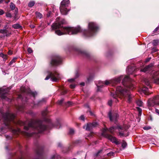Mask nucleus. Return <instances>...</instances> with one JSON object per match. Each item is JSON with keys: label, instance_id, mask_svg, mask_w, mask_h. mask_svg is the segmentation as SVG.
<instances>
[{"label": "nucleus", "instance_id": "obj_1", "mask_svg": "<svg viewBox=\"0 0 159 159\" xmlns=\"http://www.w3.org/2000/svg\"><path fill=\"white\" fill-rule=\"evenodd\" d=\"M64 23V20L61 21L60 22L53 24L52 26L53 30L60 29V30H55V33L58 35H61L64 34L70 35L75 34L81 31V28L79 27H63L61 24Z\"/></svg>", "mask_w": 159, "mask_h": 159}, {"label": "nucleus", "instance_id": "obj_2", "mask_svg": "<svg viewBox=\"0 0 159 159\" xmlns=\"http://www.w3.org/2000/svg\"><path fill=\"white\" fill-rule=\"evenodd\" d=\"M116 129H118L119 131V135L120 137L126 136L128 135H126L125 133L127 132V129L123 127L118 126L117 127H112L108 129L107 128H105L103 129L102 135H103L106 138L110 140L112 142L115 143L118 145L120 144V142L117 140V139L115 137L107 134H105V133L108 130L111 133L113 134L114 130Z\"/></svg>", "mask_w": 159, "mask_h": 159}, {"label": "nucleus", "instance_id": "obj_3", "mask_svg": "<svg viewBox=\"0 0 159 159\" xmlns=\"http://www.w3.org/2000/svg\"><path fill=\"white\" fill-rule=\"evenodd\" d=\"M43 121L38 119L32 120L28 124V126H25L24 129L28 130L30 128L37 131L38 133H41L47 129V127L42 124Z\"/></svg>", "mask_w": 159, "mask_h": 159}, {"label": "nucleus", "instance_id": "obj_4", "mask_svg": "<svg viewBox=\"0 0 159 159\" xmlns=\"http://www.w3.org/2000/svg\"><path fill=\"white\" fill-rule=\"evenodd\" d=\"M116 96H120L125 98H127V102L129 103L131 102L133 97L130 94V92L126 89L123 88L120 86H118L116 91Z\"/></svg>", "mask_w": 159, "mask_h": 159}, {"label": "nucleus", "instance_id": "obj_5", "mask_svg": "<svg viewBox=\"0 0 159 159\" xmlns=\"http://www.w3.org/2000/svg\"><path fill=\"white\" fill-rule=\"evenodd\" d=\"M88 30H84L82 32L84 35L85 36L89 37L92 36L93 33L98 29L96 24L93 22L89 23L88 24Z\"/></svg>", "mask_w": 159, "mask_h": 159}, {"label": "nucleus", "instance_id": "obj_6", "mask_svg": "<svg viewBox=\"0 0 159 159\" xmlns=\"http://www.w3.org/2000/svg\"><path fill=\"white\" fill-rule=\"evenodd\" d=\"M0 34H3V36L0 35V39L4 38L5 36H10L11 34V28L9 27L7 23H6L3 29H0Z\"/></svg>", "mask_w": 159, "mask_h": 159}, {"label": "nucleus", "instance_id": "obj_7", "mask_svg": "<svg viewBox=\"0 0 159 159\" xmlns=\"http://www.w3.org/2000/svg\"><path fill=\"white\" fill-rule=\"evenodd\" d=\"M70 4L69 0H63L61 1L60 7V9L61 13L63 15H66L69 10L67 9Z\"/></svg>", "mask_w": 159, "mask_h": 159}, {"label": "nucleus", "instance_id": "obj_8", "mask_svg": "<svg viewBox=\"0 0 159 159\" xmlns=\"http://www.w3.org/2000/svg\"><path fill=\"white\" fill-rule=\"evenodd\" d=\"M3 116L4 120V123L6 126H9L10 121L13 120L15 115L8 112H7L3 114Z\"/></svg>", "mask_w": 159, "mask_h": 159}, {"label": "nucleus", "instance_id": "obj_9", "mask_svg": "<svg viewBox=\"0 0 159 159\" xmlns=\"http://www.w3.org/2000/svg\"><path fill=\"white\" fill-rule=\"evenodd\" d=\"M121 79L120 77L116 78L115 79L111 80H106L105 83L102 82L100 81L99 83V85H97L98 89L97 91H99V88L102 87L104 85H108L112 83L113 84H117V83L120 81Z\"/></svg>", "mask_w": 159, "mask_h": 159}, {"label": "nucleus", "instance_id": "obj_10", "mask_svg": "<svg viewBox=\"0 0 159 159\" xmlns=\"http://www.w3.org/2000/svg\"><path fill=\"white\" fill-rule=\"evenodd\" d=\"M148 103V106L149 107H152L155 105H159V95H157L149 99Z\"/></svg>", "mask_w": 159, "mask_h": 159}, {"label": "nucleus", "instance_id": "obj_11", "mask_svg": "<svg viewBox=\"0 0 159 159\" xmlns=\"http://www.w3.org/2000/svg\"><path fill=\"white\" fill-rule=\"evenodd\" d=\"M51 78L52 81L57 82L60 78L59 74L56 72L54 73L51 72L45 78V80H48Z\"/></svg>", "mask_w": 159, "mask_h": 159}, {"label": "nucleus", "instance_id": "obj_12", "mask_svg": "<svg viewBox=\"0 0 159 159\" xmlns=\"http://www.w3.org/2000/svg\"><path fill=\"white\" fill-rule=\"evenodd\" d=\"M62 58L59 56H54L51 61V64L53 66H56L60 64L62 62Z\"/></svg>", "mask_w": 159, "mask_h": 159}, {"label": "nucleus", "instance_id": "obj_13", "mask_svg": "<svg viewBox=\"0 0 159 159\" xmlns=\"http://www.w3.org/2000/svg\"><path fill=\"white\" fill-rule=\"evenodd\" d=\"M152 79L155 83L159 84V71L155 72L153 73Z\"/></svg>", "mask_w": 159, "mask_h": 159}, {"label": "nucleus", "instance_id": "obj_14", "mask_svg": "<svg viewBox=\"0 0 159 159\" xmlns=\"http://www.w3.org/2000/svg\"><path fill=\"white\" fill-rule=\"evenodd\" d=\"M98 125L97 122L87 124L86 125L85 129L87 131H90L93 128L96 127Z\"/></svg>", "mask_w": 159, "mask_h": 159}, {"label": "nucleus", "instance_id": "obj_15", "mask_svg": "<svg viewBox=\"0 0 159 159\" xmlns=\"http://www.w3.org/2000/svg\"><path fill=\"white\" fill-rule=\"evenodd\" d=\"M9 92V89H2L0 91V92L2 93L1 98L2 99H5L6 98V95Z\"/></svg>", "mask_w": 159, "mask_h": 159}, {"label": "nucleus", "instance_id": "obj_16", "mask_svg": "<svg viewBox=\"0 0 159 159\" xmlns=\"http://www.w3.org/2000/svg\"><path fill=\"white\" fill-rule=\"evenodd\" d=\"M108 116L111 121H116L119 117L118 115L116 113L114 114L113 116H112L111 111L109 112L108 113Z\"/></svg>", "mask_w": 159, "mask_h": 159}, {"label": "nucleus", "instance_id": "obj_17", "mask_svg": "<svg viewBox=\"0 0 159 159\" xmlns=\"http://www.w3.org/2000/svg\"><path fill=\"white\" fill-rule=\"evenodd\" d=\"M154 65L153 63H151L148 66H146L143 69H141L140 70V71L144 72H148L152 69V68L154 66Z\"/></svg>", "mask_w": 159, "mask_h": 159}, {"label": "nucleus", "instance_id": "obj_18", "mask_svg": "<svg viewBox=\"0 0 159 159\" xmlns=\"http://www.w3.org/2000/svg\"><path fill=\"white\" fill-rule=\"evenodd\" d=\"M137 70H139V69L136 68H136L134 66L128 67L127 70V71L129 74H132L134 71Z\"/></svg>", "mask_w": 159, "mask_h": 159}, {"label": "nucleus", "instance_id": "obj_19", "mask_svg": "<svg viewBox=\"0 0 159 159\" xmlns=\"http://www.w3.org/2000/svg\"><path fill=\"white\" fill-rule=\"evenodd\" d=\"M142 91L145 94H149V92L148 88L147 87H143L142 88Z\"/></svg>", "mask_w": 159, "mask_h": 159}, {"label": "nucleus", "instance_id": "obj_20", "mask_svg": "<svg viewBox=\"0 0 159 159\" xmlns=\"http://www.w3.org/2000/svg\"><path fill=\"white\" fill-rule=\"evenodd\" d=\"M22 133L24 135L28 137L31 136L33 134V133H29L25 131H22Z\"/></svg>", "mask_w": 159, "mask_h": 159}, {"label": "nucleus", "instance_id": "obj_21", "mask_svg": "<svg viewBox=\"0 0 159 159\" xmlns=\"http://www.w3.org/2000/svg\"><path fill=\"white\" fill-rule=\"evenodd\" d=\"M12 27L15 29L22 28V27L18 24H16L12 25Z\"/></svg>", "mask_w": 159, "mask_h": 159}, {"label": "nucleus", "instance_id": "obj_22", "mask_svg": "<svg viewBox=\"0 0 159 159\" xmlns=\"http://www.w3.org/2000/svg\"><path fill=\"white\" fill-rule=\"evenodd\" d=\"M36 152L38 155H39L42 154V150L41 148H38L36 150Z\"/></svg>", "mask_w": 159, "mask_h": 159}, {"label": "nucleus", "instance_id": "obj_23", "mask_svg": "<svg viewBox=\"0 0 159 159\" xmlns=\"http://www.w3.org/2000/svg\"><path fill=\"white\" fill-rule=\"evenodd\" d=\"M82 54L84 57L88 58H89L90 57V54L86 52H82Z\"/></svg>", "mask_w": 159, "mask_h": 159}, {"label": "nucleus", "instance_id": "obj_24", "mask_svg": "<svg viewBox=\"0 0 159 159\" xmlns=\"http://www.w3.org/2000/svg\"><path fill=\"white\" fill-rule=\"evenodd\" d=\"M136 103L137 105L140 107H142L143 105V102L141 100L139 99L137 100Z\"/></svg>", "mask_w": 159, "mask_h": 159}, {"label": "nucleus", "instance_id": "obj_25", "mask_svg": "<svg viewBox=\"0 0 159 159\" xmlns=\"http://www.w3.org/2000/svg\"><path fill=\"white\" fill-rule=\"evenodd\" d=\"M35 15L36 17L39 19L43 17L41 13L38 11L35 12Z\"/></svg>", "mask_w": 159, "mask_h": 159}, {"label": "nucleus", "instance_id": "obj_26", "mask_svg": "<svg viewBox=\"0 0 159 159\" xmlns=\"http://www.w3.org/2000/svg\"><path fill=\"white\" fill-rule=\"evenodd\" d=\"M35 4V2L34 1H30L28 4L29 7H33Z\"/></svg>", "mask_w": 159, "mask_h": 159}, {"label": "nucleus", "instance_id": "obj_27", "mask_svg": "<svg viewBox=\"0 0 159 159\" xmlns=\"http://www.w3.org/2000/svg\"><path fill=\"white\" fill-rule=\"evenodd\" d=\"M127 143L124 140L122 141V147L123 148H124L127 146Z\"/></svg>", "mask_w": 159, "mask_h": 159}, {"label": "nucleus", "instance_id": "obj_28", "mask_svg": "<svg viewBox=\"0 0 159 159\" xmlns=\"http://www.w3.org/2000/svg\"><path fill=\"white\" fill-rule=\"evenodd\" d=\"M102 151V149H101L98 150L96 153L94 155V157L96 158L98 156L99 154L101 153Z\"/></svg>", "mask_w": 159, "mask_h": 159}, {"label": "nucleus", "instance_id": "obj_29", "mask_svg": "<svg viewBox=\"0 0 159 159\" xmlns=\"http://www.w3.org/2000/svg\"><path fill=\"white\" fill-rule=\"evenodd\" d=\"M159 42V40H153L152 44L153 46H156L158 45Z\"/></svg>", "mask_w": 159, "mask_h": 159}, {"label": "nucleus", "instance_id": "obj_30", "mask_svg": "<svg viewBox=\"0 0 159 159\" xmlns=\"http://www.w3.org/2000/svg\"><path fill=\"white\" fill-rule=\"evenodd\" d=\"M145 84L147 86H149V87L150 88H151V87L150 85V82H149V81L147 79L145 80H144Z\"/></svg>", "mask_w": 159, "mask_h": 159}, {"label": "nucleus", "instance_id": "obj_31", "mask_svg": "<svg viewBox=\"0 0 159 159\" xmlns=\"http://www.w3.org/2000/svg\"><path fill=\"white\" fill-rule=\"evenodd\" d=\"M0 56L4 59L6 60L7 59V55L4 54L2 53H0Z\"/></svg>", "mask_w": 159, "mask_h": 159}, {"label": "nucleus", "instance_id": "obj_32", "mask_svg": "<svg viewBox=\"0 0 159 159\" xmlns=\"http://www.w3.org/2000/svg\"><path fill=\"white\" fill-rule=\"evenodd\" d=\"M29 93L34 97L35 96L37 95V93L36 92L30 91L29 92Z\"/></svg>", "mask_w": 159, "mask_h": 159}, {"label": "nucleus", "instance_id": "obj_33", "mask_svg": "<svg viewBox=\"0 0 159 159\" xmlns=\"http://www.w3.org/2000/svg\"><path fill=\"white\" fill-rule=\"evenodd\" d=\"M10 7L12 10H13L15 8V6L12 2L11 3Z\"/></svg>", "mask_w": 159, "mask_h": 159}, {"label": "nucleus", "instance_id": "obj_34", "mask_svg": "<svg viewBox=\"0 0 159 159\" xmlns=\"http://www.w3.org/2000/svg\"><path fill=\"white\" fill-rule=\"evenodd\" d=\"M17 59V58H16V57H15V58H13L12 60L9 63V65H11V64L14 62L16 59Z\"/></svg>", "mask_w": 159, "mask_h": 159}, {"label": "nucleus", "instance_id": "obj_35", "mask_svg": "<svg viewBox=\"0 0 159 159\" xmlns=\"http://www.w3.org/2000/svg\"><path fill=\"white\" fill-rule=\"evenodd\" d=\"M137 109L138 110V111L139 112V116H141V114H142V109L140 108L139 107H137Z\"/></svg>", "mask_w": 159, "mask_h": 159}, {"label": "nucleus", "instance_id": "obj_36", "mask_svg": "<svg viewBox=\"0 0 159 159\" xmlns=\"http://www.w3.org/2000/svg\"><path fill=\"white\" fill-rule=\"evenodd\" d=\"M152 127L150 126H146L143 127V129L145 130H148L151 129Z\"/></svg>", "mask_w": 159, "mask_h": 159}, {"label": "nucleus", "instance_id": "obj_37", "mask_svg": "<svg viewBox=\"0 0 159 159\" xmlns=\"http://www.w3.org/2000/svg\"><path fill=\"white\" fill-rule=\"evenodd\" d=\"M47 114V110H44L42 112V114L43 116H45Z\"/></svg>", "mask_w": 159, "mask_h": 159}, {"label": "nucleus", "instance_id": "obj_38", "mask_svg": "<svg viewBox=\"0 0 159 159\" xmlns=\"http://www.w3.org/2000/svg\"><path fill=\"white\" fill-rule=\"evenodd\" d=\"M129 77L128 76H126L125 77L123 80V81H127L129 80Z\"/></svg>", "mask_w": 159, "mask_h": 159}, {"label": "nucleus", "instance_id": "obj_39", "mask_svg": "<svg viewBox=\"0 0 159 159\" xmlns=\"http://www.w3.org/2000/svg\"><path fill=\"white\" fill-rule=\"evenodd\" d=\"M74 130L73 129H70L69 133L70 134H74Z\"/></svg>", "mask_w": 159, "mask_h": 159}, {"label": "nucleus", "instance_id": "obj_40", "mask_svg": "<svg viewBox=\"0 0 159 159\" xmlns=\"http://www.w3.org/2000/svg\"><path fill=\"white\" fill-rule=\"evenodd\" d=\"M64 99H62L60 100H58L57 101V103L59 105H61Z\"/></svg>", "mask_w": 159, "mask_h": 159}, {"label": "nucleus", "instance_id": "obj_41", "mask_svg": "<svg viewBox=\"0 0 159 159\" xmlns=\"http://www.w3.org/2000/svg\"><path fill=\"white\" fill-rule=\"evenodd\" d=\"M18 123L21 125H24L25 124V123L24 122H22V121H19L18 122Z\"/></svg>", "mask_w": 159, "mask_h": 159}, {"label": "nucleus", "instance_id": "obj_42", "mask_svg": "<svg viewBox=\"0 0 159 159\" xmlns=\"http://www.w3.org/2000/svg\"><path fill=\"white\" fill-rule=\"evenodd\" d=\"M27 51H28V52L29 53H31L33 52V50H32V49L30 48H28Z\"/></svg>", "mask_w": 159, "mask_h": 159}, {"label": "nucleus", "instance_id": "obj_43", "mask_svg": "<svg viewBox=\"0 0 159 159\" xmlns=\"http://www.w3.org/2000/svg\"><path fill=\"white\" fill-rule=\"evenodd\" d=\"M6 16L7 17H11V15L10 13L7 12L6 13Z\"/></svg>", "mask_w": 159, "mask_h": 159}, {"label": "nucleus", "instance_id": "obj_44", "mask_svg": "<svg viewBox=\"0 0 159 159\" xmlns=\"http://www.w3.org/2000/svg\"><path fill=\"white\" fill-rule=\"evenodd\" d=\"M4 1H5L6 3H8L10 2V0H0V3H2Z\"/></svg>", "mask_w": 159, "mask_h": 159}, {"label": "nucleus", "instance_id": "obj_45", "mask_svg": "<svg viewBox=\"0 0 159 159\" xmlns=\"http://www.w3.org/2000/svg\"><path fill=\"white\" fill-rule=\"evenodd\" d=\"M114 154V153L113 152H110L109 153H107V155L108 156H113Z\"/></svg>", "mask_w": 159, "mask_h": 159}, {"label": "nucleus", "instance_id": "obj_46", "mask_svg": "<svg viewBox=\"0 0 159 159\" xmlns=\"http://www.w3.org/2000/svg\"><path fill=\"white\" fill-rule=\"evenodd\" d=\"M108 104L110 106H111L112 104V101L111 100H110L108 101Z\"/></svg>", "mask_w": 159, "mask_h": 159}, {"label": "nucleus", "instance_id": "obj_47", "mask_svg": "<svg viewBox=\"0 0 159 159\" xmlns=\"http://www.w3.org/2000/svg\"><path fill=\"white\" fill-rule=\"evenodd\" d=\"M80 120L84 121V117L83 115H81L80 118Z\"/></svg>", "mask_w": 159, "mask_h": 159}, {"label": "nucleus", "instance_id": "obj_48", "mask_svg": "<svg viewBox=\"0 0 159 159\" xmlns=\"http://www.w3.org/2000/svg\"><path fill=\"white\" fill-rule=\"evenodd\" d=\"M4 13V11L2 10H0V15H2Z\"/></svg>", "mask_w": 159, "mask_h": 159}, {"label": "nucleus", "instance_id": "obj_49", "mask_svg": "<svg viewBox=\"0 0 159 159\" xmlns=\"http://www.w3.org/2000/svg\"><path fill=\"white\" fill-rule=\"evenodd\" d=\"M111 96H112L113 97V98H115V102H116V100H117V101H118L117 99H116V96H115V95H114V94H113V93H111Z\"/></svg>", "mask_w": 159, "mask_h": 159}, {"label": "nucleus", "instance_id": "obj_50", "mask_svg": "<svg viewBox=\"0 0 159 159\" xmlns=\"http://www.w3.org/2000/svg\"><path fill=\"white\" fill-rule=\"evenodd\" d=\"M44 120L46 122H50V120L49 119H44Z\"/></svg>", "mask_w": 159, "mask_h": 159}, {"label": "nucleus", "instance_id": "obj_51", "mask_svg": "<svg viewBox=\"0 0 159 159\" xmlns=\"http://www.w3.org/2000/svg\"><path fill=\"white\" fill-rule=\"evenodd\" d=\"M70 87L71 89H73L75 88V85L74 84H70Z\"/></svg>", "mask_w": 159, "mask_h": 159}, {"label": "nucleus", "instance_id": "obj_52", "mask_svg": "<svg viewBox=\"0 0 159 159\" xmlns=\"http://www.w3.org/2000/svg\"><path fill=\"white\" fill-rule=\"evenodd\" d=\"M12 54V52L11 51V50L9 51L8 52V54L9 55H11V54Z\"/></svg>", "mask_w": 159, "mask_h": 159}, {"label": "nucleus", "instance_id": "obj_53", "mask_svg": "<svg viewBox=\"0 0 159 159\" xmlns=\"http://www.w3.org/2000/svg\"><path fill=\"white\" fill-rule=\"evenodd\" d=\"M158 30H159V26L155 28L154 31L155 32L157 31Z\"/></svg>", "mask_w": 159, "mask_h": 159}, {"label": "nucleus", "instance_id": "obj_54", "mask_svg": "<svg viewBox=\"0 0 159 159\" xmlns=\"http://www.w3.org/2000/svg\"><path fill=\"white\" fill-rule=\"evenodd\" d=\"M155 112L156 113L158 114L159 115V110L157 109H155Z\"/></svg>", "mask_w": 159, "mask_h": 159}, {"label": "nucleus", "instance_id": "obj_55", "mask_svg": "<svg viewBox=\"0 0 159 159\" xmlns=\"http://www.w3.org/2000/svg\"><path fill=\"white\" fill-rule=\"evenodd\" d=\"M74 81V79H69L68 80V81L69 82H73Z\"/></svg>", "mask_w": 159, "mask_h": 159}, {"label": "nucleus", "instance_id": "obj_56", "mask_svg": "<svg viewBox=\"0 0 159 159\" xmlns=\"http://www.w3.org/2000/svg\"><path fill=\"white\" fill-rule=\"evenodd\" d=\"M22 97L21 94H20L18 96V98H22Z\"/></svg>", "mask_w": 159, "mask_h": 159}, {"label": "nucleus", "instance_id": "obj_57", "mask_svg": "<svg viewBox=\"0 0 159 159\" xmlns=\"http://www.w3.org/2000/svg\"><path fill=\"white\" fill-rule=\"evenodd\" d=\"M151 59V57L148 58V59H146V62H148V61H149Z\"/></svg>", "mask_w": 159, "mask_h": 159}, {"label": "nucleus", "instance_id": "obj_58", "mask_svg": "<svg viewBox=\"0 0 159 159\" xmlns=\"http://www.w3.org/2000/svg\"><path fill=\"white\" fill-rule=\"evenodd\" d=\"M2 21L0 20V28L2 26Z\"/></svg>", "mask_w": 159, "mask_h": 159}, {"label": "nucleus", "instance_id": "obj_59", "mask_svg": "<svg viewBox=\"0 0 159 159\" xmlns=\"http://www.w3.org/2000/svg\"><path fill=\"white\" fill-rule=\"evenodd\" d=\"M84 84H85V83L84 82H82L80 84V85L82 86H84Z\"/></svg>", "mask_w": 159, "mask_h": 159}, {"label": "nucleus", "instance_id": "obj_60", "mask_svg": "<svg viewBox=\"0 0 159 159\" xmlns=\"http://www.w3.org/2000/svg\"><path fill=\"white\" fill-rule=\"evenodd\" d=\"M67 103L69 104V105H71V102H70V101H69L67 102Z\"/></svg>", "mask_w": 159, "mask_h": 159}, {"label": "nucleus", "instance_id": "obj_61", "mask_svg": "<svg viewBox=\"0 0 159 159\" xmlns=\"http://www.w3.org/2000/svg\"><path fill=\"white\" fill-rule=\"evenodd\" d=\"M18 109L20 111H22V109H20V108H19Z\"/></svg>", "mask_w": 159, "mask_h": 159}, {"label": "nucleus", "instance_id": "obj_62", "mask_svg": "<svg viewBox=\"0 0 159 159\" xmlns=\"http://www.w3.org/2000/svg\"><path fill=\"white\" fill-rule=\"evenodd\" d=\"M19 159H24V158L22 157L20 158Z\"/></svg>", "mask_w": 159, "mask_h": 159}, {"label": "nucleus", "instance_id": "obj_63", "mask_svg": "<svg viewBox=\"0 0 159 159\" xmlns=\"http://www.w3.org/2000/svg\"><path fill=\"white\" fill-rule=\"evenodd\" d=\"M132 87H129V88L130 89H132Z\"/></svg>", "mask_w": 159, "mask_h": 159}, {"label": "nucleus", "instance_id": "obj_64", "mask_svg": "<svg viewBox=\"0 0 159 159\" xmlns=\"http://www.w3.org/2000/svg\"><path fill=\"white\" fill-rule=\"evenodd\" d=\"M47 16L48 17L49 16V15H48V14H47Z\"/></svg>", "mask_w": 159, "mask_h": 159}]
</instances>
